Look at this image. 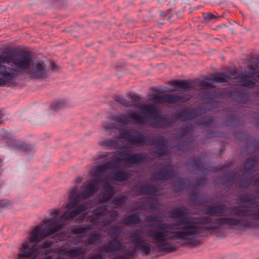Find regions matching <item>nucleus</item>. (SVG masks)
Masks as SVG:
<instances>
[{"label":"nucleus","instance_id":"nucleus-1","mask_svg":"<svg viewBox=\"0 0 259 259\" xmlns=\"http://www.w3.org/2000/svg\"><path fill=\"white\" fill-rule=\"evenodd\" d=\"M242 203L245 206H237L234 209L235 217L213 219L211 217L199 218L187 216L189 212L186 208L171 210L169 212L170 217L178 220L170 224L157 222L156 218L148 217L146 221L155 222V227L143 236L145 239L149 237L159 251L170 253L178 248L181 241H186L191 246H196L199 241L195 238L206 231L224 226L241 230L255 226V220H259V206L255 207L254 202L247 197L242 198L238 202Z\"/></svg>","mask_w":259,"mask_h":259},{"label":"nucleus","instance_id":"nucleus-2","mask_svg":"<svg viewBox=\"0 0 259 259\" xmlns=\"http://www.w3.org/2000/svg\"><path fill=\"white\" fill-rule=\"evenodd\" d=\"M91 202H81L80 196L78 192V188L74 187L70 190L68 198V202L65 211L57 219L60 213L58 208L53 209L50 213L51 218L45 219L42 223L34 227L30 231L29 237L22 244V251L24 255L31 258L36 257L38 254H48L53 251L51 248L53 241L47 240L38 244L42 239L50 236L56 235L65 226L69 225L74 220V218L90 208Z\"/></svg>","mask_w":259,"mask_h":259},{"label":"nucleus","instance_id":"nucleus-3","mask_svg":"<svg viewBox=\"0 0 259 259\" xmlns=\"http://www.w3.org/2000/svg\"><path fill=\"white\" fill-rule=\"evenodd\" d=\"M49 71L44 61H32L27 52L14 49L0 55V87L11 83L23 73L33 79H44L48 77Z\"/></svg>","mask_w":259,"mask_h":259},{"label":"nucleus","instance_id":"nucleus-4","mask_svg":"<svg viewBox=\"0 0 259 259\" xmlns=\"http://www.w3.org/2000/svg\"><path fill=\"white\" fill-rule=\"evenodd\" d=\"M131 150H123L120 152L124 158H117L106 162L102 165H98L90 171L91 179L87 181L82 185L79 194L80 200L89 198L93 196L103 186L104 192L101 193V200L106 202L110 200L115 193L114 187L108 184L110 179L109 171L112 169L121 168L123 163L128 161L129 164L141 163L146 159L145 154L137 153L128 155Z\"/></svg>","mask_w":259,"mask_h":259},{"label":"nucleus","instance_id":"nucleus-5","mask_svg":"<svg viewBox=\"0 0 259 259\" xmlns=\"http://www.w3.org/2000/svg\"><path fill=\"white\" fill-rule=\"evenodd\" d=\"M232 79H237L240 86L246 87H252L255 84L256 79L252 78L248 75H240L237 77L235 72L231 74V75H228L224 73H219L215 75L212 78H206V81H200L199 85L203 87H209L210 84L207 81L211 82H215L221 83L223 85L226 84Z\"/></svg>","mask_w":259,"mask_h":259},{"label":"nucleus","instance_id":"nucleus-6","mask_svg":"<svg viewBox=\"0 0 259 259\" xmlns=\"http://www.w3.org/2000/svg\"><path fill=\"white\" fill-rule=\"evenodd\" d=\"M138 108L141 110L142 114L149 117L150 115H154L150 117V124L153 127H164L171 124V119L169 118L162 117L158 113V109L155 104L141 105Z\"/></svg>","mask_w":259,"mask_h":259},{"label":"nucleus","instance_id":"nucleus-7","mask_svg":"<svg viewBox=\"0 0 259 259\" xmlns=\"http://www.w3.org/2000/svg\"><path fill=\"white\" fill-rule=\"evenodd\" d=\"M112 119L119 123V125L124 127L128 123L143 125L146 123L144 118L136 111L130 110L126 114H119L113 116Z\"/></svg>","mask_w":259,"mask_h":259},{"label":"nucleus","instance_id":"nucleus-8","mask_svg":"<svg viewBox=\"0 0 259 259\" xmlns=\"http://www.w3.org/2000/svg\"><path fill=\"white\" fill-rule=\"evenodd\" d=\"M108 213H109V211L107 209V206H101L96 209L95 214L89 217L88 220L93 222V224L95 225L101 224L102 226H105L114 221L115 218L118 215L117 211L112 212L109 214V219L103 221H100V217Z\"/></svg>","mask_w":259,"mask_h":259},{"label":"nucleus","instance_id":"nucleus-9","mask_svg":"<svg viewBox=\"0 0 259 259\" xmlns=\"http://www.w3.org/2000/svg\"><path fill=\"white\" fill-rule=\"evenodd\" d=\"M256 160H253L251 161H248L244 166V172L240 179V185L241 187L247 188L252 183V175L251 171L255 168Z\"/></svg>","mask_w":259,"mask_h":259},{"label":"nucleus","instance_id":"nucleus-10","mask_svg":"<svg viewBox=\"0 0 259 259\" xmlns=\"http://www.w3.org/2000/svg\"><path fill=\"white\" fill-rule=\"evenodd\" d=\"M181 98L178 95H166L162 93H159L153 95L150 98V100L153 101L155 103H177L180 101Z\"/></svg>","mask_w":259,"mask_h":259},{"label":"nucleus","instance_id":"nucleus-11","mask_svg":"<svg viewBox=\"0 0 259 259\" xmlns=\"http://www.w3.org/2000/svg\"><path fill=\"white\" fill-rule=\"evenodd\" d=\"M101 248L102 250L106 252L122 251L123 253V254H124L127 248L123 245L120 241L114 239L109 240L107 245H102Z\"/></svg>","mask_w":259,"mask_h":259},{"label":"nucleus","instance_id":"nucleus-12","mask_svg":"<svg viewBox=\"0 0 259 259\" xmlns=\"http://www.w3.org/2000/svg\"><path fill=\"white\" fill-rule=\"evenodd\" d=\"M228 207L224 204H218L208 207L205 209V213L216 216H224L228 211Z\"/></svg>","mask_w":259,"mask_h":259},{"label":"nucleus","instance_id":"nucleus-13","mask_svg":"<svg viewBox=\"0 0 259 259\" xmlns=\"http://www.w3.org/2000/svg\"><path fill=\"white\" fill-rule=\"evenodd\" d=\"M173 177H174V168L167 165L157 171L155 175V179L159 180H167Z\"/></svg>","mask_w":259,"mask_h":259},{"label":"nucleus","instance_id":"nucleus-14","mask_svg":"<svg viewBox=\"0 0 259 259\" xmlns=\"http://www.w3.org/2000/svg\"><path fill=\"white\" fill-rule=\"evenodd\" d=\"M125 163H126V165L128 166H132L135 164H133L131 165V164H129L128 161L124 162L123 163L121 168H116V169H112L110 170V171H109V172L110 174V178H112L113 180H115L116 181L122 182V181H124L127 180L129 178L130 174L127 172L119 171V172H115L113 174H112V173H111V171L113 170L123 169L124 167H125V164H124Z\"/></svg>","mask_w":259,"mask_h":259},{"label":"nucleus","instance_id":"nucleus-15","mask_svg":"<svg viewBox=\"0 0 259 259\" xmlns=\"http://www.w3.org/2000/svg\"><path fill=\"white\" fill-rule=\"evenodd\" d=\"M140 100V98L134 94H130L127 100L120 99L119 102L125 107L136 106L138 107L141 105H138L137 102Z\"/></svg>","mask_w":259,"mask_h":259},{"label":"nucleus","instance_id":"nucleus-16","mask_svg":"<svg viewBox=\"0 0 259 259\" xmlns=\"http://www.w3.org/2000/svg\"><path fill=\"white\" fill-rule=\"evenodd\" d=\"M129 145L126 146V148H132L134 145H144L145 143V137L143 134L134 135L130 137L128 139Z\"/></svg>","mask_w":259,"mask_h":259},{"label":"nucleus","instance_id":"nucleus-17","mask_svg":"<svg viewBox=\"0 0 259 259\" xmlns=\"http://www.w3.org/2000/svg\"><path fill=\"white\" fill-rule=\"evenodd\" d=\"M199 111L197 109L192 110H184L179 113L177 117L182 119L183 120H186L196 117Z\"/></svg>","mask_w":259,"mask_h":259},{"label":"nucleus","instance_id":"nucleus-18","mask_svg":"<svg viewBox=\"0 0 259 259\" xmlns=\"http://www.w3.org/2000/svg\"><path fill=\"white\" fill-rule=\"evenodd\" d=\"M169 84L173 86L178 87L180 89L183 90V91H187L189 90L192 88L193 81H189L187 80H175L169 82Z\"/></svg>","mask_w":259,"mask_h":259},{"label":"nucleus","instance_id":"nucleus-19","mask_svg":"<svg viewBox=\"0 0 259 259\" xmlns=\"http://www.w3.org/2000/svg\"><path fill=\"white\" fill-rule=\"evenodd\" d=\"M139 192L141 194L147 195L151 196H155L159 194L158 190L155 187L148 185L142 187L139 190Z\"/></svg>","mask_w":259,"mask_h":259},{"label":"nucleus","instance_id":"nucleus-20","mask_svg":"<svg viewBox=\"0 0 259 259\" xmlns=\"http://www.w3.org/2000/svg\"><path fill=\"white\" fill-rule=\"evenodd\" d=\"M123 217L124 221L122 223L125 225H135L140 223V217L136 214L130 215L124 214Z\"/></svg>","mask_w":259,"mask_h":259},{"label":"nucleus","instance_id":"nucleus-21","mask_svg":"<svg viewBox=\"0 0 259 259\" xmlns=\"http://www.w3.org/2000/svg\"><path fill=\"white\" fill-rule=\"evenodd\" d=\"M157 144L159 146V147L157 148L155 153H156L160 157L162 156H168V149L166 147L165 142L161 139H158L157 141Z\"/></svg>","mask_w":259,"mask_h":259},{"label":"nucleus","instance_id":"nucleus-22","mask_svg":"<svg viewBox=\"0 0 259 259\" xmlns=\"http://www.w3.org/2000/svg\"><path fill=\"white\" fill-rule=\"evenodd\" d=\"M84 253V249L81 247H78L76 249H72L65 251L62 254H67L71 257H75L83 255Z\"/></svg>","mask_w":259,"mask_h":259},{"label":"nucleus","instance_id":"nucleus-23","mask_svg":"<svg viewBox=\"0 0 259 259\" xmlns=\"http://www.w3.org/2000/svg\"><path fill=\"white\" fill-rule=\"evenodd\" d=\"M67 106V103L64 100H59L54 102L51 106V109L54 111H58Z\"/></svg>","mask_w":259,"mask_h":259},{"label":"nucleus","instance_id":"nucleus-24","mask_svg":"<svg viewBox=\"0 0 259 259\" xmlns=\"http://www.w3.org/2000/svg\"><path fill=\"white\" fill-rule=\"evenodd\" d=\"M119 141V138L116 139H110L105 140L101 143V145L103 146L116 147L120 148V147L118 146L117 142Z\"/></svg>","mask_w":259,"mask_h":259},{"label":"nucleus","instance_id":"nucleus-25","mask_svg":"<svg viewBox=\"0 0 259 259\" xmlns=\"http://www.w3.org/2000/svg\"><path fill=\"white\" fill-rule=\"evenodd\" d=\"M100 240V235L99 234L95 233L90 234L88 236V239L84 241V242L87 244L91 245L95 244Z\"/></svg>","mask_w":259,"mask_h":259},{"label":"nucleus","instance_id":"nucleus-26","mask_svg":"<svg viewBox=\"0 0 259 259\" xmlns=\"http://www.w3.org/2000/svg\"><path fill=\"white\" fill-rule=\"evenodd\" d=\"M259 72V65L258 63L251 64L249 66L248 73L250 75H253Z\"/></svg>","mask_w":259,"mask_h":259},{"label":"nucleus","instance_id":"nucleus-27","mask_svg":"<svg viewBox=\"0 0 259 259\" xmlns=\"http://www.w3.org/2000/svg\"><path fill=\"white\" fill-rule=\"evenodd\" d=\"M127 199V197L126 196H122L117 199H114L112 203L116 206H118L125 203Z\"/></svg>","mask_w":259,"mask_h":259},{"label":"nucleus","instance_id":"nucleus-28","mask_svg":"<svg viewBox=\"0 0 259 259\" xmlns=\"http://www.w3.org/2000/svg\"><path fill=\"white\" fill-rule=\"evenodd\" d=\"M131 136L130 131L128 130H122L120 132L119 138L127 139L128 141V139Z\"/></svg>","mask_w":259,"mask_h":259},{"label":"nucleus","instance_id":"nucleus-29","mask_svg":"<svg viewBox=\"0 0 259 259\" xmlns=\"http://www.w3.org/2000/svg\"><path fill=\"white\" fill-rule=\"evenodd\" d=\"M18 149H21L25 151H29L32 149V147L30 145L26 144L25 143H22L21 144L17 145Z\"/></svg>","mask_w":259,"mask_h":259},{"label":"nucleus","instance_id":"nucleus-30","mask_svg":"<svg viewBox=\"0 0 259 259\" xmlns=\"http://www.w3.org/2000/svg\"><path fill=\"white\" fill-rule=\"evenodd\" d=\"M11 205V202L8 200H0V208L8 207Z\"/></svg>","mask_w":259,"mask_h":259},{"label":"nucleus","instance_id":"nucleus-31","mask_svg":"<svg viewBox=\"0 0 259 259\" xmlns=\"http://www.w3.org/2000/svg\"><path fill=\"white\" fill-rule=\"evenodd\" d=\"M87 229L85 228L78 227L75 228L72 230V233L75 234L84 233Z\"/></svg>","mask_w":259,"mask_h":259},{"label":"nucleus","instance_id":"nucleus-32","mask_svg":"<svg viewBox=\"0 0 259 259\" xmlns=\"http://www.w3.org/2000/svg\"><path fill=\"white\" fill-rule=\"evenodd\" d=\"M113 126V123L110 122H105L103 123V127L105 131H110Z\"/></svg>","mask_w":259,"mask_h":259},{"label":"nucleus","instance_id":"nucleus-33","mask_svg":"<svg viewBox=\"0 0 259 259\" xmlns=\"http://www.w3.org/2000/svg\"><path fill=\"white\" fill-rule=\"evenodd\" d=\"M21 253L18 254V257L16 259H34L35 257L31 258L24 255V252L22 251V246L20 249Z\"/></svg>","mask_w":259,"mask_h":259},{"label":"nucleus","instance_id":"nucleus-34","mask_svg":"<svg viewBox=\"0 0 259 259\" xmlns=\"http://www.w3.org/2000/svg\"><path fill=\"white\" fill-rule=\"evenodd\" d=\"M118 228L117 227H114L109 230L108 233L110 234L112 236H114L118 234Z\"/></svg>","mask_w":259,"mask_h":259},{"label":"nucleus","instance_id":"nucleus-35","mask_svg":"<svg viewBox=\"0 0 259 259\" xmlns=\"http://www.w3.org/2000/svg\"><path fill=\"white\" fill-rule=\"evenodd\" d=\"M88 259H103V257L100 254H94L89 255Z\"/></svg>","mask_w":259,"mask_h":259},{"label":"nucleus","instance_id":"nucleus-36","mask_svg":"<svg viewBox=\"0 0 259 259\" xmlns=\"http://www.w3.org/2000/svg\"><path fill=\"white\" fill-rule=\"evenodd\" d=\"M204 17L205 19L212 20L215 18L214 16L211 13H206L204 14Z\"/></svg>","mask_w":259,"mask_h":259},{"label":"nucleus","instance_id":"nucleus-37","mask_svg":"<svg viewBox=\"0 0 259 259\" xmlns=\"http://www.w3.org/2000/svg\"><path fill=\"white\" fill-rule=\"evenodd\" d=\"M253 185L257 187L258 189L257 191V195L259 196V179L254 182Z\"/></svg>","mask_w":259,"mask_h":259},{"label":"nucleus","instance_id":"nucleus-38","mask_svg":"<svg viewBox=\"0 0 259 259\" xmlns=\"http://www.w3.org/2000/svg\"><path fill=\"white\" fill-rule=\"evenodd\" d=\"M52 69L54 70L56 69V66L54 63H52L51 65Z\"/></svg>","mask_w":259,"mask_h":259},{"label":"nucleus","instance_id":"nucleus-39","mask_svg":"<svg viewBox=\"0 0 259 259\" xmlns=\"http://www.w3.org/2000/svg\"><path fill=\"white\" fill-rule=\"evenodd\" d=\"M82 181V180L81 178H78L76 180L77 183H80Z\"/></svg>","mask_w":259,"mask_h":259},{"label":"nucleus","instance_id":"nucleus-40","mask_svg":"<svg viewBox=\"0 0 259 259\" xmlns=\"http://www.w3.org/2000/svg\"><path fill=\"white\" fill-rule=\"evenodd\" d=\"M101 156H102L104 158H106L107 157V155H106V154L104 153V154L101 155Z\"/></svg>","mask_w":259,"mask_h":259},{"label":"nucleus","instance_id":"nucleus-41","mask_svg":"<svg viewBox=\"0 0 259 259\" xmlns=\"http://www.w3.org/2000/svg\"><path fill=\"white\" fill-rule=\"evenodd\" d=\"M3 117V114L1 113V112H0V123H1L2 121H1V118H2Z\"/></svg>","mask_w":259,"mask_h":259},{"label":"nucleus","instance_id":"nucleus-42","mask_svg":"<svg viewBox=\"0 0 259 259\" xmlns=\"http://www.w3.org/2000/svg\"><path fill=\"white\" fill-rule=\"evenodd\" d=\"M235 177V176H234L232 178H231V179H230V180H231V181H233L234 180Z\"/></svg>","mask_w":259,"mask_h":259},{"label":"nucleus","instance_id":"nucleus-43","mask_svg":"<svg viewBox=\"0 0 259 259\" xmlns=\"http://www.w3.org/2000/svg\"><path fill=\"white\" fill-rule=\"evenodd\" d=\"M175 91V90H170L169 91L172 92V91Z\"/></svg>","mask_w":259,"mask_h":259},{"label":"nucleus","instance_id":"nucleus-44","mask_svg":"<svg viewBox=\"0 0 259 259\" xmlns=\"http://www.w3.org/2000/svg\"><path fill=\"white\" fill-rule=\"evenodd\" d=\"M257 77L258 79H259V74H257Z\"/></svg>","mask_w":259,"mask_h":259}]
</instances>
